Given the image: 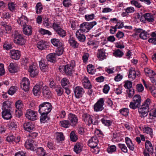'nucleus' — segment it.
Instances as JSON below:
<instances>
[{
	"instance_id": "nucleus-53",
	"label": "nucleus",
	"mask_w": 156,
	"mask_h": 156,
	"mask_svg": "<svg viewBox=\"0 0 156 156\" xmlns=\"http://www.w3.org/2000/svg\"><path fill=\"white\" fill-rule=\"evenodd\" d=\"M39 32L41 34L43 35L48 34V35H50L51 34V32L48 30L42 28L40 29L39 30Z\"/></svg>"
},
{
	"instance_id": "nucleus-41",
	"label": "nucleus",
	"mask_w": 156,
	"mask_h": 156,
	"mask_svg": "<svg viewBox=\"0 0 156 156\" xmlns=\"http://www.w3.org/2000/svg\"><path fill=\"white\" fill-rule=\"evenodd\" d=\"M151 36L152 37L149 38L148 40V42L150 43H151L154 44H156V33L155 32H152Z\"/></svg>"
},
{
	"instance_id": "nucleus-24",
	"label": "nucleus",
	"mask_w": 156,
	"mask_h": 156,
	"mask_svg": "<svg viewBox=\"0 0 156 156\" xmlns=\"http://www.w3.org/2000/svg\"><path fill=\"white\" fill-rule=\"evenodd\" d=\"M11 102L9 101L4 102L2 104V110H11Z\"/></svg>"
},
{
	"instance_id": "nucleus-25",
	"label": "nucleus",
	"mask_w": 156,
	"mask_h": 156,
	"mask_svg": "<svg viewBox=\"0 0 156 156\" xmlns=\"http://www.w3.org/2000/svg\"><path fill=\"white\" fill-rule=\"evenodd\" d=\"M48 43L44 41H39L37 44V48L40 50H42L48 47Z\"/></svg>"
},
{
	"instance_id": "nucleus-37",
	"label": "nucleus",
	"mask_w": 156,
	"mask_h": 156,
	"mask_svg": "<svg viewBox=\"0 0 156 156\" xmlns=\"http://www.w3.org/2000/svg\"><path fill=\"white\" fill-rule=\"evenodd\" d=\"M17 123L14 121H12L8 124V127L11 130H15L17 127Z\"/></svg>"
},
{
	"instance_id": "nucleus-59",
	"label": "nucleus",
	"mask_w": 156,
	"mask_h": 156,
	"mask_svg": "<svg viewBox=\"0 0 156 156\" xmlns=\"http://www.w3.org/2000/svg\"><path fill=\"white\" fill-rule=\"evenodd\" d=\"M71 28L73 30H75L78 27L79 24L76 21L72 20L70 22Z\"/></svg>"
},
{
	"instance_id": "nucleus-47",
	"label": "nucleus",
	"mask_w": 156,
	"mask_h": 156,
	"mask_svg": "<svg viewBox=\"0 0 156 156\" xmlns=\"http://www.w3.org/2000/svg\"><path fill=\"white\" fill-rule=\"evenodd\" d=\"M56 32L59 36L62 37H64L66 35V31L61 28L57 30Z\"/></svg>"
},
{
	"instance_id": "nucleus-57",
	"label": "nucleus",
	"mask_w": 156,
	"mask_h": 156,
	"mask_svg": "<svg viewBox=\"0 0 156 156\" xmlns=\"http://www.w3.org/2000/svg\"><path fill=\"white\" fill-rule=\"evenodd\" d=\"M8 9L10 11H13L15 10L16 5L13 2H9L8 4Z\"/></svg>"
},
{
	"instance_id": "nucleus-55",
	"label": "nucleus",
	"mask_w": 156,
	"mask_h": 156,
	"mask_svg": "<svg viewBox=\"0 0 156 156\" xmlns=\"http://www.w3.org/2000/svg\"><path fill=\"white\" fill-rule=\"evenodd\" d=\"M120 112L121 114L124 116H126L128 115L129 111L127 108H122L120 110Z\"/></svg>"
},
{
	"instance_id": "nucleus-23",
	"label": "nucleus",
	"mask_w": 156,
	"mask_h": 156,
	"mask_svg": "<svg viewBox=\"0 0 156 156\" xmlns=\"http://www.w3.org/2000/svg\"><path fill=\"white\" fill-rule=\"evenodd\" d=\"M36 153L38 156H48L46 151L42 147H39L36 150Z\"/></svg>"
},
{
	"instance_id": "nucleus-39",
	"label": "nucleus",
	"mask_w": 156,
	"mask_h": 156,
	"mask_svg": "<svg viewBox=\"0 0 156 156\" xmlns=\"http://www.w3.org/2000/svg\"><path fill=\"white\" fill-rule=\"evenodd\" d=\"M145 148L148 152H152L153 151L152 144L149 140H147L145 142Z\"/></svg>"
},
{
	"instance_id": "nucleus-20",
	"label": "nucleus",
	"mask_w": 156,
	"mask_h": 156,
	"mask_svg": "<svg viewBox=\"0 0 156 156\" xmlns=\"http://www.w3.org/2000/svg\"><path fill=\"white\" fill-rule=\"evenodd\" d=\"M136 72L134 70V69L132 68L129 70V78H135L136 77H140V73L139 72Z\"/></svg>"
},
{
	"instance_id": "nucleus-29",
	"label": "nucleus",
	"mask_w": 156,
	"mask_h": 156,
	"mask_svg": "<svg viewBox=\"0 0 156 156\" xmlns=\"http://www.w3.org/2000/svg\"><path fill=\"white\" fill-rule=\"evenodd\" d=\"M143 133L149 135L152 137L153 135V131L152 129L147 126H145L143 127L142 129Z\"/></svg>"
},
{
	"instance_id": "nucleus-8",
	"label": "nucleus",
	"mask_w": 156,
	"mask_h": 156,
	"mask_svg": "<svg viewBox=\"0 0 156 156\" xmlns=\"http://www.w3.org/2000/svg\"><path fill=\"white\" fill-rule=\"evenodd\" d=\"M28 71L32 77H36L38 75L39 73L37 66L34 64H32L30 66L28 69Z\"/></svg>"
},
{
	"instance_id": "nucleus-21",
	"label": "nucleus",
	"mask_w": 156,
	"mask_h": 156,
	"mask_svg": "<svg viewBox=\"0 0 156 156\" xmlns=\"http://www.w3.org/2000/svg\"><path fill=\"white\" fill-rule=\"evenodd\" d=\"M23 34L27 35H30L31 34L32 32V28L31 26L29 25H26L23 27Z\"/></svg>"
},
{
	"instance_id": "nucleus-64",
	"label": "nucleus",
	"mask_w": 156,
	"mask_h": 156,
	"mask_svg": "<svg viewBox=\"0 0 156 156\" xmlns=\"http://www.w3.org/2000/svg\"><path fill=\"white\" fill-rule=\"evenodd\" d=\"M17 90L16 87L12 86L9 89L8 91V93L9 95H12L16 92Z\"/></svg>"
},
{
	"instance_id": "nucleus-62",
	"label": "nucleus",
	"mask_w": 156,
	"mask_h": 156,
	"mask_svg": "<svg viewBox=\"0 0 156 156\" xmlns=\"http://www.w3.org/2000/svg\"><path fill=\"white\" fill-rule=\"evenodd\" d=\"M56 136V139L58 141H62L64 139V136L62 132L57 133Z\"/></svg>"
},
{
	"instance_id": "nucleus-18",
	"label": "nucleus",
	"mask_w": 156,
	"mask_h": 156,
	"mask_svg": "<svg viewBox=\"0 0 156 156\" xmlns=\"http://www.w3.org/2000/svg\"><path fill=\"white\" fill-rule=\"evenodd\" d=\"M18 23L23 27L26 25L28 20L27 17L24 16H22L20 18H18L17 20Z\"/></svg>"
},
{
	"instance_id": "nucleus-45",
	"label": "nucleus",
	"mask_w": 156,
	"mask_h": 156,
	"mask_svg": "<svg viewBox=\"0 0 156 156\" xmlns=\"http://www.w3.org/2000/svg\"><path fill=\"white\" fill-rule=\"evenodd\" d=\"M135 17L141 22H144L145 20V15H143L142 13H137L135 14Z\"/></svg>"
},
{
	"instance_id": "nucleus-42",
	"label": "nucleus",
	"mask_w": 156,
	"mask_h": 156,
	"mask_svg": "<svg viewBox=\"0 0 156 156\" xmlns=\"http://www.w3.org/2000/svg\"><path fill=\"white\" fill-rule=\"evenodd\" d=\"M40 91V87L39 85L37 84L35 85L33 89V92L34 94L37 96L39 94Z\"/></svg>"
},
{
	"instance_id": "nucleus-44",
	"label": "nucleus",
	"mask_w": 156,
	"mask_h": 156,
	"mask_svg": "<svg viewBox=\"0 0 156 156\" xmlns=\"http://www.w3.org/2000/svg\"><path fill=\"white\" fill-rule=\"evenodd\" d=\"M144 71L146 74H148L149 77L151 78L154 77V76H153L155 74L154 73L153 71L150 70L148 68H146L144 69Z\"/></svg>"
},
{
	"instance_id": "nucleus-63",
	"label": "nucleus",
	"mask_w": 156,
	"mask_h": 156,
	"mask_svg": "<svg viewBox=\"0 0 156 156\" xmlns=\"http://www.w3.org/2000/svg\"><path fill=\"white\" fill-rule=\"evenodd\" d=\"M130 3L137 8H140L142 7V5L137 1L133 0L130 1Z\"/></svg>"
},
{
	"instance_id": "nucleus-9",
	"label": "nucleus",
	"mask_w": 156,
	"mask_h": 156,
	"mask_svg": "<svg viewBox=\"0 0 156 156\" xmlns=\"http://www.w3.org/2000/svg\"><path fill=\"white\" fill-rule=\"evenodd\" d=\"M68 119L71 126H75L78 122V118L75 114L70 113L68 115Z\"/></svg>"
},
{
	"instance_id": "nucleus-13",
	"label": "nucleus",
	"mask_w": 156,
	"mask_h": 156,
	"mask_svg": "<svg viewBox=\"0 0 156 156\" xmlns=\"http://www.w3.org/2000/svg\"><path fill=\"white\" fill-rule=\"evenodd\" d=\"M23 128L26 131L30 132L34 130L35 127L34 124L30 122H26L23 125Z\"/></svg>"
},
{
	"instance_id": "nucleus-6",
	"label": "nucleus",
	"mask_w": 156,
	"mask_h": 156,
	"mask_svg": "<svg viewBox=\"0 0 156 156\" xmlns=\"http://www.w3.org/2000/svg\"><path fill=\"white\" fill-rule=\"evenodd\" d=\"M82 117L83 120L88 125H90L92 124L96 125L97 124L96 121L93 122V116L88 114L84 113Z\"/></svg>"
},
{
	"instance_id": "nucleus-50",
	"label": "nucleus",
	"mask_w": 156,
	"mask_h": 156,
	"mask_svg": "<svg viewBox=\"0 0 156 156\" xmlns=\"http://www.w3.org/2000/svg\"><path fill=\"white\" fill-rule=\"evenodd\" d=\"M149 37V34L145 31H143L140 34V37L143 39L146 40Z\"/></svg>"
},
{
	"instance_id": "nucleus-40",
	"label": "nucleus",
	"mask_w": 156,
	"mask_h": 156,
	"mask_svg": "<svg viewBox=\"0 0 156 156\" xmlns=\"http://www.w3.org/2000/svg\"><path fill=\"white\" fill-rule=\"evenodd\" d=\"M145 19L149 22H151L154 20L153 15L149 13L145 14Z\"/></svg>"
},
{
	"instance_id": "nucleus-51",
	"label": "nucleus",
	"mask_w": 156,
	"mask_h": 156,
	"mask_svg": "<svg viewBox=\"0 0 156 156\" xmlns=\"http://www.w3.org/2000/svg\"><path fill=\"white\" fill-rule=\"evenodd\" d=\"M64 51L63 47L62 46L58 47L56 50V54L58 56L62 55Z\"/></svg>"
},
{
	"instance_id": "nucleus-3",
	"label": "nucleus",
	"mask_w": 156,
	"mask_h": 156,
	"mask_svg": "<svg viewBox=\"0 0 156 156\" xmlns=\"http://www.w3.org/2000/svg\"><path fill=\"white\" fill-rule=\"evenodd\" d=\"M75 66L74 60H72L69 64L64 66V71L66 74L70 76L73 77V73L74 71V68Z\"/></svg>"
},
{
	"instance_id": "nucleus-58",
	"label": "nucleus",
	"mask_w": 156,
	"mask_h": 156,
	"mask_svg": "<svg viewBox=\"0 0 156 156\" xmlns=\"http://www.w3.org/2000/svg\"><path fill=\"white\" fill-rule=\"evenodd\" d=\"M70 138L71 141L75 142L77 139V136L75 134V133L74 131H72L70 134Z\"/></svg>"
},
{
	"instance_id": "nucleus-52",
	"label": "nucleus",
	"mask_w": 156,
	"mask_h": 156,
	"mask_svg": "<svg viewBox=\"0 0 156 156\" xmlns=\"http://www.w3.org/2000/svg\"><path fill=\"white\" fill-rule=\"evenodd\" d=\"M16 108L18 109H21L23 107L22 101L21 100H18L15 103Z\"/></svg>"
},
{
	"instance_id": "nucleus-1",
	"label": "nucleus",
	"mask_w": 156,
	"mask_h": 156,
	"mask_svg": "<svg viewBox=\"0 0 156 156\" xmlns=\"http://www.w3.org/2000/svg\"><path fill=\"white\" fill-rule=\"evenodd\" d=\"M52 109L51 104L49 102H45L39 105L38 111L40 113L48 114Z\"/></svg>"
},
{
	"instance_id": "nucleus-27",
	"label": "nucleus",
	"mask_w": 156,
	"mask_h": 156,
	"mask_svg": "<svg viewBox=\"0 0 156 156\" xmlns=\"http://www.w3.org/2000/svg\"><path fill=\"white\" fill-rule=\"evenodd\" d=\"M125 141L128 148L131 151H133L134 149V145L131 140L128 137L125 138Z\"/></svg>"
},
{
	"instance_id": "nucleus-48",
	"label": "nucleus",
	"mask_w": 156,
	"mask_h": 156,
	"mask_svg": "<svg viewBox=\"0 0 156 156\" xmlns=\"http://www.w3.org/2000/svg\"><path fill=\"white\" fill-rule=\"evenodd\" d=\"M116 150V147L115 145L108 146L107 149V151L109 153H112L115 151Z\"/></svg>"
},
{
	"instance_id": "nucleus-17",
	"label": "nucleus",
	"mask_w": 156,
	"mask_h": 156,
	"mask_svg": "<svg viewBox=\"0 0 156 156\" xmlns=\"http://www.w3.org/2000/svg\"><path fill=\"white\" fill-rule=\"evenodd\" d=\"M25 146L27 149L34 151L35 148L34 140H27L25 142Z\"/></svg>"
},
{
	"instance_id": "nucleus-36",
	"label": "nucleus",
	"mask_w": 156,
	"mask_h": 156,
	"mask_svg": "<svg viewBox=\"0 0 156 156\" xmlns=\"http://www.w3.org/2000/svg\"><path fill=\"white\" fill-rule=\"evenodd\" d=\"M41 114L40 120L42 123H45L49 119V117L48 116V114L40 113Z\"/></svg>"
},
{
	"instance_id": "nucleus-15",
	"label": "nucleus",
	"mask_w": 156,
	"mask_h": 156,
	"mask_svg": "<svg viewBox=\"0 0 156 156\" xmlns=\"http://www.w3.org/2000/svg\"><path fill=\"white\" fill-rule=\"evenodd\" d=\"M149 108L145 107L144 105H142L141 108L138 109V112L141 117L146 116L148 114Z\"/></svg>"
},
{
	"instance_id": "nucleus-30",
	"label": "nucleus",
	"mask_w": 156,
	"mask_h": 156,
	"mask_svg": "<svg viewBox=\"0 0 156 156\" xmlns=\"http://www.w3.org/2000/svg\"><path fill=\"white\" fill-rule=\"evenodd\" d=\"M9 72L11 73L17 72L18 71L17 66L15 63H11L8 67Z\"/></svg>"
},
{
	"instance_id": "nucleus-12",
	"label": "nucleus",
	"mask_w": 156,
	"mask_h": 156,
	"mask_svg": "<svg viewBox=\"0 0 156 156\" xmlns=\"http://www.w3.org/2000/svg\"><path fill=\"white\" fill-rule=\"evenodd\" d=\"M74 92L76 97V98H79L82 97L84 93V91L82 87L77 86L75 88Z\"/></svg>"
},
{
	"instance_id": "nucleus-7",
	"label": "nucleus",
	"mask_w": 156,
	"mask_h": 156,
	"mask_svg": "<svg viewBox=\"0 0 156 156\" xmlns=\"http://www.w3.org/2000/svg\"><path fill=\"white\" fill-rule=\"evenodd\" d=\"M25 116L26 118L28 119L34 121L37 119V113L34 111L29 109L27 111Z\"/></svg>"
},
{
	"instance_id": "nucleus-61",
	"label": "nucleus",
	"mask_w": 156,
	"mask_h": 156,
	"mask_svg": "<svg viewBox=\"0 0 156 156\" xmlns=\"http://www.w3.org/2000/svg\"><path fill=\"white\" fill-rule=\"evenodd\" d=\"M36 12L37 14L40 13L43 9L41 3H38L36 6Z\"/></svg>"
},
{
	"instance_id": "nucleus-34",
	"label": "nucleus",
	"mask_w": 156,
	"mask_h": 156,
	"mask_svg": "<svg viewBox=\"0 0 156 156\" xmlns=\"http://www.w3.org/2000/svg\"><path fill=\"white\" fill-rule=\"evenodd\" d=\"M59 124L61 127L65 128H69L71 125L68 120H64L60 121Z\"/></svg>"
},
{
	"instance_id": "nucleus-46",
	"label": "nucleus",
	"mask_w": 156,
	"mask_h": 156,
	"mask_svg": "<svg viewBox=\"0 0 156 156\" xmlns=\"http://www.w3.org/2000/svg\"><path fill=\"white\" fill-rule=\"evenodd\" d=\"M62 86L64 87L66 86H69L71 85V84L67 79H62L61 81Z\"/></svg>"
},
{
	"instance_id": "nucleus-19",
	"label": "nucleus",
	"mask_w": 156,
	"mask_h": 156,
	"mask_svg": "<svg viewBox=\"0 0 156 156\" xmlns=\"http://www.w3.org/2000/svg\"><path fill=\"white\" fill-rule=\"evenodd\" d=\"M43 94L44 97L47 98H49L51 96V93L49 88L46 86L43 87Z\"/></svg>"
},
{
	"instance_id": "nucleus-54",
	"label": "nucleus",
	"mask_w": 156,
	"mask_h": 156,
	"mask_svg": "<svg viewBox=\"0 0 156 156\" xmlns=\"http://www.w3.org/2000/svg\"><path fill=\"white\" fill-rule=\"evenodd\" d=\"M125 10L126 11L125 12H123L122 14L133 13L135 11L134 8L132 6L127 8Z\"/></svg>"
},
{
	"instance_id": "nucleus-31",
	"label": "nucleus",
	"mask_w": 156,
	"mask_h": 156,
	"mask_svg": "<svg viewBox=\"0 0 156 156\" xmlns=\"http://www.w3.org/2000/svg\"><path fill=\"white\" fill-rule=\"evenodd\" d=\"M69 42L70 45L73 48H78L79 44L77 41L75 40L74 38L73 37H70L69 40Z\"/></svg>"
},
{
	"instance_id": "nucleus-49",
	"label": "nucleus",
	"mask_w": 156,
	"mask_h": 156,
	"mask_svg": "<svg viewBox=\"0 0 156 156\" xmlns=\"http://www.w3.org/2000/svg\"><path fill=\"white\" fill-rule=\"evenodd\" d=\"M119 148L121 151L124 153H127L128 151V149L124 144H118Z\"/></svg>"
},
{
	"instance_id": "nucleus-22",
	"label": "nucleus",
	"mask_w": 156,
	"mask_h": 156,
	"mask_svg": "<svg viewBox=\"0 0 156 156\" xmlns=\"http://www.w3.org/2000/svg\"><path fill=\"white\" fill-rule=\"evenodd\" d=\"M81 31L80 29L79 30H77L76 32V36L79 41L83 42L85 41L86 37L83 33H81L80 32Z\"/></svg>"
},
{
	"instance_id": "nucleus-2",
	"label": "nucleus",
	"mask_w": 156,
	"mask_h": 156,
	"mask_svg": "<svg viewBox=\"0 0 156 156\" xmlns=\"http://www.w3.org/2000/svg\"><path fill=\"white\" fill-rule=\"evenodd\" d=\"M12 36L14 38V42L15 43L20 45H22L25 44L26 40L24 37L18 32L16 31L13 34Z\"/></svg>"
},
{
	"instance_id": "nucleus-60",
	"label": "nucleus",
	"mask_w": 156,
	"mask_h": 156,
	"mask_svg": "<svg viewBox=\"0 0 156 156\" xmlns=\"http://www.w3.org/2000/svg\"><path fill=\"white\" fill-rule=\"evenodd\" d=\"M114 55L116 57H121L123 55V52L119 49L116 50L113 53Z\"/></svg>"
},
{
	"instance_id": "nucleus-4",
	"label": "nucleus",
	"mask_w": 156,
	"mask_h": 156,
	"mask_svg": "<svg viewBox=\"0 0 156 156\" xmlns=\"http://www.w3.org/2000/svg\"><path fill=\"white\" fill-rule=\"evenodd\" d=\"M96 24L97 22L96 21H93L90 23H84L80 25V30L85 32H88Z\"/></svg>"
},
{
	"instance_id": "nucleus-38",
	"label": "nucleus",
	"mask_w": 156,
	"mask_h": 156,
	"mask_svg": "<svg viewBox=\"0 0 156 156\" xmlns=\"http://www.w3.org/2000/svg\"><path fill=\"white\" fill-rule=\"evenodd\" d=\"M51 42L54 46L58 47L62 46V43L59 39L56 38H53L51 39Z\"/></svg>"
},
{
	"instance_id": "nucleus-5",
	"label": "nucleus",
	"mask_w": 156,
	"mask_h": 156,
	"mask_svg": "<svg viewBox=\"0 0 156 156\" xmlns=\"http://www.w3.org/2000/svg\"><path fill=\"white\" fill-rule=\"evenodd\" d=\"M105 101L103 98H100L93 106L94 111L96 112H100L104 109Z\"/></svg>"
},
{
	"instance_id": "nucleus-56",
	"label": "nucleus",
	"mask_w": 156,
	"mask_h": 156,
	"mask_svg": "<svg viewBox=\"0 0 156 156\" xmlns=\"http://www.w3.org/2000/svg\"><path fill=\"white\" fill-rule=\"evenodd\" d=\"M101 122L102 123L104 124L105 126H110L112 122L110 120H108L105 119L104 118L102 119H101Z\"/></svg>"
},
{
	"instance_id": "nucleus-32",
	"label": "nucleus",
	"mask_w": 156,
	"mask_h": 156,
	"mask_svg": "<svg viewBox=\"0 0 156 156\" xmlns=\"http://www.w3.org/2000/svg\"><path fill=\"white\" fill-rule=\"evenodd\" d=\"M82 82L83 86L85 88L87 89L91 88L92 85L88 79H83L82 80Z\"/></svg>"
},
{
	"instance_id": "nucleus-10",
	"label": "nucleus",
	"mask_w": 156,
	"mask_h": 156,
	"mask_svg": "<svg viewBox=\"0 0 156 156\" xmlns=\"http://www.w3.org/2000/svg\"><path fill=\"white\" fill-rule=\"evenodd\" d=\"M30 81L28 79H23L21 83V87L25 91L29 90Z\"/></svg>"
},
{
	"instance_id": "nucleus-33",
	"label": "nucleus",
	"mask_w": 156,
	"mask_h": 156,
	"mask_svg": "<svg viewBox=\"0 0 156 156\" xmlns=\"http://www.w3.org/2000/svg\"><path fill=\"white\" fill-rule=\"evenodd\" d=\"M47 61L54 63L56 61L55 54V53H50L46 56Z\"/></svg>"
},
{
	"instance_id": "nucleus-11",
	"label": "nucleus",
	"mask_w": 156,
	"mask_h": 156,
	"mask_svg": "<svg viewBox=\"0 0 156 156\" xmlns=\"http://www.w3.org/2000/svg\"><path fill=\"white\" fill-rule=\"evenodd\" d=\"M39 66L41 70L43 72L48 71V64L47 60L44 59H41L39 62Z\"/></svg>"
},
{
	"instance_id": "nucleus-28",
	"label": "nucleus",
	"mask_w": 156,
	"mask_h": 156,
	"mask_svg": "<svg viewBox=\"0 0 156 156\" xmlns=\"http://www.w3.org/2000/svg\"><path fill=\"white\" fill-rule=\"evenodd\" d=\"M10 111L11 110H2V118L6 120L11 119L12 117V115Z\"/></svg>"
},
{
	"instance_id": "nucleus-26",
	"label": "nucleus",
	"mask_w": 156,
	"mask_h": 156,
	"mask_svg": "<svg viewBox=\"0 0 156 156\" xmlns=\"http://www.w3.org/2000/svg\"><path fill=\"white\" fill-rule=\"evenodd\" d=\"M83 146V144L79 142L77 143L74 145V151L76 154H78L82 151Z\"/></svg>"
},
{
	"instance_id": "nucleus-14",
	"label": "nucleus",
	"mask_w": 156,
	"mask_h": 156,
	"mask_svg": "<svg viewBox=\"0 0 156 156\" xmlns=\"http://www.w3.org/2000/svg\"><path fill=\"white\" fill-rule=\"evenodd\" d=\"M98 143V140L96 136L92 137L88 141V146L91 148L97 147Z\"/></svg>"
},
{
	"instance_id": "nucleus-43",
	"label": "nucleus",
	"mask_w": 156,
	"mask_h": 156,
	"mask_svg": "<svg viewBox=\"0 0 156 156\" xmlns=\"http://www.w3.org/2000/svg\"><path fill=\"white\" fill-rule=\"evenodd\" d=\"M133 101L140 106L141 103V97L139 95H135L133 98Z\"/></svg>"
},
{
	"instance_id": "nucleus-35",
	"label": "nucleus",
	"mask_w": 156,
	"mask_h": 156,
	"mask_svg": "<svg viewBox=\"0 0 156 156\" xmlns=\"http://www.w3.org/2000/svg\"><path fill=\"white\" fill-rule=\"evenodd\" d=\"M97 57L100 60H103L105 59L106 57L105 55V52L101 49L98 50L97 54Z\"/></svg>"
},
{
	"instance_id": "nucleus-16",
	"label": "nucleus",
	"mask_w": 156,
	"mask_h": 156,
	"mask_svg": "<svg viewBox=\"0 0 156 156\" xmlns=\"http://www.w3.org/2000/svg\"><path fill=\"white\" fill-rule=\"evenodd\" d=\"M11 57L16 60L19 59L20 56V51L17 50H12L10 52Z\"/></svg>"
}]
</instances>
